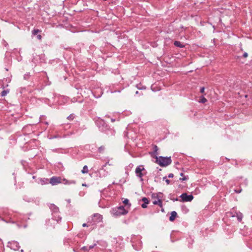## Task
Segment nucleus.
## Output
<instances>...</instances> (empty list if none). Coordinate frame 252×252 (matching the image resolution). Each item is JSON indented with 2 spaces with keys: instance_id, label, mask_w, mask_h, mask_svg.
Wrapping results in <instances>:
<instances>
[{
  "instance_id": "ddd939ff",
  "label": "nucleus",
  "mask_w": 252,
  "mask_h": 252,
  "mask_svg": "<svg viewBox=\"0 0 252 252\" xmlns=\"http://www.w3.org/2000/svg\"><path fill=\"white\" fill-rule=\"evenodd\" d=\"M153 204L155 205H158L160 207H162V201L160 199L158 198L157 200H155L153 201Z\"/></svg>"
},
{
  "instance_id": "473e14b6",
  "label": "nucleus",
  "mask_w": 252,
  "mask_h": 252,
  "mask_svg": "<svg viewBox=\"0 0 252 252\" xmlns=\"http://www.w3.org/2000/svg\"><path fill=\"white\" fill-rule=\"evenodd\" d=\"M67 201H68V202H70V199H68V200H67Z\"/></svg>"
},
{
  "instance_id": "aec40b11",
  "label": "nucleus",
  "mask_w": 252,
  "mask_h": 252,
  "mask_svg": "<svg viewBox=\"0 0 252 252\" xmlns=\"http://www.w3.org/2000/svg\"><path fill=\"white\" fill-rule=\"evenodd\" d=\"M163 181H165L167 185H169L170 183V181L166 178V177H164L162 178Z\"/></svg>"
},
{
  "instance_id": "20e7f679",
  "label": "nucleus",
  "mask_w": 252,
  "mask_h": 252,
  "mask_svg": "<svg viewBox=\"0 0 252 252\" xmlns=\"http://www.w3.org/2000/svg\"><path fill=\"white\" fill-rule=\"evenodd\" d=\"M146 171L143 165L138 166L135 169V174L136 176L140 179L141 181H143V176L146 174Z\"/></svg>"
},
{
  "instance_id": "f3484780",
  "label": "nucleus",
  "mask_w": 252,
  "mask_h": 252,
  "mask_svg": "<svg viewBox=\"0 0 252 252\" xmlns=\"http://www.w3.org/2000/svg\"><path fill=\"white\" fill-rule=\"evenodd\" d=\"M153 150H154V153L155 154L158 155V148L157 145H154L153 147Z\"/></svg>"
},
{
  "instance_id": "b1692460",
  "label": "nucleus",
  "mask_w": 252,
  "mask_h": 252,
  "mask_svg": "<svg viewBox=\"0 0 252 252\" xmlns=\"http://www.w3.org/2000/svg\"><path fill=\"white\" fill-rule=\"evenodd\" d=\"M204 90H205L204 87L201 88V89H200V93H203L204 92Z\"/></svg>"
},
{
  "instance_id": "cd10ccee",
  "label": "nucleus",
  "mask_w": 252,
  "mask_h": 252,
  "mask_svg": "<svg viewBox=\"0 0 252 252\" xmlns=\"http://www.w3.org/2000/svg\"><path fill=\"white\" fill-rule=\"evenodd\" d=\"M95 245V244H94V245H92V246H89V247L88 248H89V250H90V249H93Z\"/></svg>"
},
{
  "instance_id": "c756f323",
  "label": "nucleus",
  "mask_w": 252,
  "mask_h": 252,
  "mask_svg": "<svg viewBox=\"0 0 252 252\" xmlns=\"http://www.w3.org/2000/svg\"><path fill=\"white\" fill-rule=\"evenodd\" d=\"M37 38L39 40H40L41 39V35L40 34H38L37 36Z\"/></svg>"
},
{
  "instance_id": "423d86ee",
  "label": "nucleus",
  "mask_w": 252,
  "mask_h": 252,
  "mask_svg": "<svg viewBox=\"0 0 252 252\" xmlns=\"http://www.w3.org/2000/svg\"><path fill=\"white\" fill-rule=\"evenodd\" d=\"M183 202H190L192 200L193 196L190 195H188L186 193L182 194L180 196Z\"/></svg>"
},
{
  "instance_id": "7ed1b4c3",
  "label": "nucleus",
  "mask_w": 252,
  "mask_h": 252,
  "mask_svg": "<svg viewBox=\"0 0 252 252\" xmlns=\"http://www.w3.org/2000/svg\"><path fill=\"white\" fill-rule=\"evenodd\" d=\"M49 208L52 211V215L53 219L56 220L57 222L61 220V217L59 215V209L58 207L53 204H51L49 205Z\"/></svg>"
},
{
  "instance_id": "2f4dec72",
  "label": "nucleus",
  "mask_w": 252,
  "mask_h": 252,
  "mask_svg": "<svg viewBox=\"0 0 252 252\" xmlns=\"http://www.w3.org/2000/svg\"><path fill=\"white\" fill-rule=\"evenodd\" d=\"M115 119H111V122H115Z\"/></svg>"
},
{
  "instance_id": "393cba45",
  "label": "nucleus",
  "mask_w": 252,
  "mask_h": 252,
  "mask_svg": "<svg viewBox=\"0 0 252 252\" xmlns=\"http://www.w3.org/2000/svg\"><path fill=\"white\" fill-rule=\"evenodd\" d=\"M168 178H173L174 177V175L172 173H170L168 176Z\"/></svg>"
},
{
  "instance_id": "9d476101",
  "label": "nucleus",
  "mask_w": 252,
  "mask_h": 252,
  "mask_svg": "<svg viewBox=\"0 0 252 252\" xmlns=\"http://www.w3.org/2000/svg\"><path fill=\"white\" fill-rule=\"evenodd\" d=\"M142 201L144 202L143 204L141 205V207L143 208H146L147 207V204L149 203V200L146 197H143L142 198Z\"/></svg>"
},
{
  "instance_id": "0eeeda50",
  "label": "nucleus",
  "mask_w": 252,
  "mask_h": 252,
  "mask_svg": "<svg viewBox=\"0 0 252 252\" xmlns=\"http://www.w3.org/2000/svg\"><path fill=\"white\" fill-rule=\"evenodd\" d=\"M8 247L14 251H18L20 248L19 243L17 241H11L8 243Z\"/></svg>"
},
{
  "instance_id": "6e6552de",
  "label": "nucleus",
  "mask_w": 252,
  "mask_h": 252,
  "mask_svg": "<svg viewBox=\"0 0 252 252\" xmlns=\"http://www.w3.org/2000/svg\"><path fill=\"white\" fill-rule=\"evenodd\" d=\"M102 220V217L100 214L96 213L94 215L93 220L94 223L100 222Z\"/></svg>"
},
{
  "instance_id": "dca6fc26",
  "label": "nucleus",
  "mask_w": 252,
  "mask_h": 252,
  "mask_svg": "<svg viewBox=\"0 0 252 252\" xmlns=\"http://www.w3.org/2000/svg\"><path fill=\"white\" fill-rule=\"evenodd\" d=\"M180 176H182V177H183V178H180L179 179V180L180 181H186V180H188V178H189L188 177L184 176L183 173H180Z\"/></svg>"
},
{
  "instance_id": "a211bd4d",
  "label": "nucleus",
  "mask_w": 252,
  "mask_h": 252,
  "mask_svg": "<svg viewBox=\"0 0 252 252\" xmlns=\"http://www.w3.org/2000/svg\"><path fill=\"white\" fill-rule=\"evenodd\" d=\"M104 150H105V147L104 146H101L100 147H99L98 149V152L100 153H102Z\"/></svg>"
},
{
  "instance_id": "39448f33",
  "label": "nucleus",
  "mask_w": 252,
  "mask_h": 252,
  "mask_svg": "<svg viewBox=\"0 0 252 252\" xmlns=\"http://www.w3.org/2000/svg\"><path fill=\"white\" fill-rule=\"evenodd\" d=\"M128 213L125 207L123 206H120L116 209L113 210V213L115 216H120L122 215H126Z\"/></svg>"
},
{
  "instance_id": "bb28decb",
  "label": "nucleus",
  "mask_w": 252,
  "mask_h": 252,
  "mask_svg": "<svg viewBox=\"0 0 252 252\" xmlns=\"http://www.w3.org/2000/svg\"><path fill=\"white\" fill-rule=\"evenodd\" d=\"M248 53H244L243 56L244 57V58H247L248 57Z\"/></svg>"
},
{
  "instance_id": "412c9836",
  "label": "nucleus",
  "mask_w": 252,
  "mask_h": 252,
  "mask_svg": "<svg viewBox=\"0 0 252 252\" xmlns=\"http://www.w3.org/2000/svg\"><path fill=\"white\" fill-rule=\"evenodd\" d=\"M207 101L206 98H205L204 96H201V99L199 101L200 102L205 103Z\"/></svg>"
},
{
  "instance_id": "c85d7f7f",
  "label": "nucleus",
  "mask_w": 252,
  "mask_h": 252,
  "mask_svg": "<svg viewBox=\"0 0 252 252\" xmlns=\"http://www.w3.org/2000/svg\"><path fill=\"white\" fill-rule=\"evenodd\" d=\"M82 249H83L84 250H87V251L89 250V248L87 247H83L82 248Z\"/></svg>"
},
{
  "instance_id": "7c9ffc66",
  "label": "nucleus",
  "mask_w": 252,
  "mask_h": 252,
  "mask_svg": "<svg viewBox=\"0 0 252 252\" xmlns=\"http://www.w3.org/2000/svg\"><path fill=\"white\" fill-rule=\"evenodd\" d=\"M82 226H83V227H86V226H87V224L86 223H83Z\"/></svg>"
},
{
  "instance_id": "4468645a",
  "label": "nucleus",
  "mask_w": 252,
  "mask_h": 252,
  "mask_svg": "<svg viewBox=\"0 0 252 252\" xmlns=\"http://www.w3.org/2000/svg\"><path fill=\"white\" fill-rule=\"evenodd\" d=\"M81 172L83 174L87 173L88 172V166L87 165H85L83 167V169L81 171Z\"/></svg>"
},
{
  "instance_id": "1a4fd4ad",
  "label": "nucleus",
  "mask_w": 252,
  "mask_h": 252,
  "mask_svg": "<svg viewBox=\"0 0 252 252\" xmlns=\"http://www.w3.org/2000/svg\"><path fill=\"white\" fill-rule=\"evenodd\" d=\"M233 217H236L237 218L238 220L240 222L242 221L243 215L240 212H235V214L232 215Z\"/></svg>"
},
{
  "instance_id": "4be33fe9",
  "label": "nucleus",
  "mask_w": 252,
  "mask_h": 252,
  "mask_svg": "<svg viewBox=\"0 0 252 252\" xmlns=\"http://www.w3.org/2000/svg\"><path fill=\"white\" fill-rule=\"evenodd\" d=\"M123 203L126 205H128L129 206L131 205V204L130 203H129V200L127 199H125L123 201Z\"/></svg>"
},
{
  "instance_id": "a878e982",
  "label": "nucleus",
  "mask_w": 252,
  "mask_h": 252,
  "mask_svg": "<svg viewBox=\"0 0 252 252\" xmlns=\"http://www.w3.org/2000/svg\"><path fill=\"white\" fill-rule=\"evenodd\" d=\"M234 191L235 192H236L237 193H239L241 192L242 189H239V190L235 189Z\"/></svg>"
},
{
  "instance_id": "9b49d317",
  "label": "nucleus",
  "mask_w": 252,
  "mask_h": 252,
  "mask_svg": "<svg viewBox=\"0 0 252 252\" xmlns=\"http://www.w3.org/2000/svg\"><path fill=\"white\" fill-rule=\"evenodd\" d=\"M177 216V214L175 211H172L171 213V216L169 218V220L171 221H173L175 220L176 217Z\"/></svg>"
},
{
  "instance_id": "f257e3e1",
  "label": "nucleus",
  "mask_w": 252,
  "mask_h": 252,
  "mask_svg": "<svg viewBox=\"0 0 252 252\" xmlns=\"http://www.w3.org/2000/svg\"><path fill=\"white\" fill-rule=\"evenodd\" d=\"M155 158L156 159V162L162 167L167 166L172 162L170 157H164L160 156L158 157L157 156H156Z\"/></svg>"
},
{
  "instance_id": "2eb2a0df",
  "label": "nucleus",
  "mask_w": 252,
  "mask_h": 252,
  "mask_svg": "<svg viewBox=\"0 0 252 252\" xmlns=\"http://www.w3.org/2000/svg\"><path fill=\"white\" fill-rule=\"evenodd\" d=\"M9 92V90L8 89H7V90H3L1 93V96H5L7 94H8Z\"/></svg>"
},
{
  "instance_id": "72a5a7b5",
  "label": "nucleus",
  "mask_w": 252,
  "mask_h": 252,
  "mask_svg": "<svg viewBox=\"0 0 252 252\" xmlns=\"http://www.w3.org/2000/svg\"><path fill=\"white\" fill-rule=\"evenodd\" d=\"M175 200V201H177V200H178V199H177V198L175 199V200Z\"/></svg>"
},
{
  "instance_id": "6ab92c4d",
  "label": "nucleus",
  "mask_w": 252,
  "mask_h": 252,
  "mask_svg": "<svg viewBox=\"0 0 252 252\" xmlns=\"http://www.w3.org/2000/svg\"><path fill=\"white\" fill-rule=\"evenodd\" d=\"M41 32V31H40L39 30H38V29H34L32 31V34L33 35H36V34H37L38 33Z\"/></svg>"
},
{
  "instance_id": "f8f14e48",
  "label": "nucleus",
  "mask_w": 252,
  "mask_h": 252,
  "mask_svg": "<svg viewBox=\"0 0 252 252\" xmlns=\"http://www.w3.org/2000/svg\"><path fill=\"white\" fill-rule=\"evenodd\" d=\"M174 44L176 46L180 48H183L185 47V44L179 41H175Z\"/></svg>"
},
{
  "instance_id": "f03ea898",
  "label": "nucleus",
  "mask_w": 252,
  "mask_h": 252,
  "mask_svg": "<svg viewBox=\"0 0 252 252\" xmlns=\"http://www.w3.org/2000/svg\"><path fill=\"white\" fill-rule=\"evenodd\" d=\"M62 183L64 184H75V182L74 181H67L65 179H63V180H62L61 177L56 176L52 177L50 180V183L52 184L53 186H55Z\"/></svg>"
},
{
  "instance_id": "5701e85b",
  "label": "nucleus",
  "mask_w": 252,
  "mask_h": 252,
  "mask_svg": "<svg viewBox=\"0 0 252 252\" xmlns=\"http://www.w3.org/2000/svg\"><path fill=\"white\" fill-rule=\"evenodd\" d=\"M74 117L73 114H71L67 117V119L69 120H72L74 119Z\"/></svg>"
}]
</instances>
